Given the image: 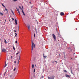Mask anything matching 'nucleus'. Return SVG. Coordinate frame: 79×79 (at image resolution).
Masks as SVG:
<instances>
[{"mask_svg": "<svg viewBox=\"0 0 79 79\" xmlns=\"http://www.w3.org/2000/svg\"><path fill=\"white\" fill-rule=\"evenodd\" d=\"M64 58H65V59H66V56H65V55L64 56Z\"/></svg>", "mask_w": 79, "mask_h": 79, "instance_id": "35", "label": "nucleus"}, {"mask_svg": "<svg viewBox=\"0 0 79 79\" xmlns=\"http://www.w3.org/2000/svg\"><path fill=\"white\" fill-rule=\"evenodd\" d=\"M31 42H32V44H31V49L32 50H33V41L32 40H31Z\"/></svg>", "mask_w": 79, "mask_h": 79, "instance_id": "4", "label": "nucleus"}, {"mask_svg": "<svg viewBox=\"0 0 79 79\" xmlns=\"http://www.w3.org/2000/svg\"><path fill=\"white\" fill-rule=\"evenodd\" d=\"M14 69H13V71H15V70H16V67H14Z\"/></svg>", "mask_w": 79, "mask_h": 79, "instance_id": "12", "label": "nucleus"}, {"mask_svg": "<svg viewBox=\"0 0 79 79\" xmlns=\"http://www.w3.org/2000/svg\"><path fill=\"white\" fill-rule=\"evenodd\" d=\"M12 58H13V56H11V59H12Z\"/></svg>", "mask_w": 79, "mask_h": 79, "instance_id": "44", "label": "nucleus"}, {"mask_svg": "<svg viewBox=\"0 0 79 79\" xmlns=\"http://www.w3.org/2000/svg\"><path fill=\"white\" fill-rule=\"evenodd\" d=\"M22 8L23 9H24V8H23V6H22Z\"/></svg>", "mask_w": 79, "mask_h": 79, "instance_id": "47", "label": "nucleus"}, {"mask_svg": "<svg viewBox=\"0 0 79 79\" xmlns=\"http://www.w3.org/2000/svg\"><path fill=\"white\" fill-rule=\"evenodd\" d=\"M33 47L34 48H35V44H34V43H33Z\"/></svg>", "mask_w": 79, "mask_h": 79, "instance_id": "19", "label": "nucleus"}, {"mask_svg": "<svg viewBox=\"0 0 79 79\" xmlns=\"http://www.w3.org/2000/svg\"><path fill=\"white\" fill-rule=\"evenodd\" d=\"M35 69H34V73H35Z\"/></svg>", "mask_w": 79, "mask_h": 79, "instance_id": "22", "label": "nucleus"}, {"mask_svg": "<svg viewBox=\"0 0 79 79\" xmlns=\"http://www.w3.org/2000/svg\"><path fill=\"white\" fill-rule=\"evenodd\" d=\"M12 13L13 14V15H14V13H13V11H12Z\"/></svg>", "mask_w": 79, "mask_h": 79, "instance_id": "40", "label": "nucleus"}, {"mask_svg": "<svg viewBox=\"0 0 79 79\" xmlns=\"http://www.w3.org/2000/svg\"><path fill=\"white\" fill-rule=\"evenodd\" d=\"M16 55H18V53H17Z\"/></svg>", "mask_w": 79, "mask_h": 79, "instance_id": "46", "label": "nucleus"}, {"mask_svg": "<svg viewBox=\"0 0 79 79\" xmlns=\"http://www.w3.org/2000/svg\"><path fill=\"white\" fill-rule=\"evenodd\" d=\"M19 30V27H18V31Z\"/></svg>", "mask_w": 79, "mask_h": 79, "instance_id": "43", "label": "nucleus"}, {"mask_svg": "<svg viewBox=\"0 0 79 79\" xmlns=\"http://www.w3.org/2000/svg\"><path fill=\"white\" fill-rule=\"evenodd\" d=\"M17 35H15V37H16V36H17Z\"/></svg>", "mask_w": 79, "mask_h": 79, "instance_id": "49", "label": "nucleus"}, {"mask_svg": "<svg viewBox=\"0 0 79 79\" xmlns=\"http://www.w3.org/2000/svg\"><path fill=\"white\" fill-rule=\"evenodd\" d=\"M4 42L6 44V43H7V42L6 41V40H4Z\"/></svg>", "mask_w": 79, "mask_h": 79, "instance_id": "11", "label": "nucleus"}, {"mask_svg": "<svg viewBox=\"0 0 79 79\" xmlns=\"http://www.w3.org/2000/svg\"><path fill=\"white\" fill-rule=\"evenodd\" d=\"M35 29L36 31L37 32V29H36V28H35Z\"/></svg>", "mask_w": 79, "mask_h": 79, "instance_id": "36", "label": "nucleus"}, {"mask_svg": "<svg viewBox=\"0 0 79 79\" xmlns=\"http://www.w3.org/2000/svg\"><path fill=\"white\" fill-rule=\"evenodd\" d=\"M15 43H16V44L18 43V41L17 40L15 41Z\"/></svg>", "mask_w": 79, "mask_h": 79, "instance_id": "23", "label": "nucleus"}, {"mask_svg": "<svg viewBox=\"0 0 79 79\" xmlns=\"http://www.w3.org/2000/svg\"><path fill=\"white\" fill-rule=\"evenodd\" d=\"M34 64H33L32 65V68L33 69H34Z\"/></svg>", "mask_w": 79, "mask_h": 79, "instance_id": "14", "label": "nucleus"}, {"mask_svg": "<svg viewBox=\"0 0 79 79\" xmlns=\"http://www.w3.org/2000/svg\"><path fill=\"white\" fill-rule=\"evenodd\" d=\"M15 34H16V35H17V34L16 33H15Z\"/></svg>", "mask_w": 79, "mask_h": 79, "instance_id": "41", "label": "nucleus"}, {"mask_svg": "<svg viewBox=\"0 0 79 79\" xmlns=\"http://www.w3.org/2000/svg\"><path fill=\"white\" fill-rule=\"evenodd\" d=\"M2 5L3 6V7H4V8H5V6L4 5H3V4H2Z\"/></svg>", "mask_w": 79, "mask_h": 79, "instance_id": "18", "label": "nucleus"}, {"mask_svg": "<svg viewBox=\"0 0 79 79\" xmlns=\"http://www.w3.org/2000/svg\"><path fill=\"white\" fill-rule=\"evenodd\" d=\"M58 35L59 36H60V35L59 34V33H58Z\"/></svg>", "mask_w": 79, "mask_h": 79, "instance_id": "38", "label": "nucleus"}, {"mask_svg": "<svg viewBox=\"0 0 79 79\" xmlns=\"http://www.w3.org/2000/svg\"><path fill=\"white\" fill-rule=\"evenodd\" d=\"M64 72H65V73L67 72V71L66 70H64Z\"/></svg>", "mask_w": 79, "mask_h": 79, "instance_id": "20", "label": "nucleus"}, {"mask_svg": "<svg viewBox=\"0 0 79 79\" xmlns=\"http://www.w3.org/2000/svg\"><path fill=\"white\" fill-rule=\"evenodd\" d=\"M0 14H1V16H3V14L2 13H1Z\"/></svg>", "mask_w": 79, "mask_h": 79, "instance_id": "16", "label": "nucleus"}, {"mask_svg": "<svg viewBox=\"0 0 79 79\" xmlns=\"http://www.w3.org/2000/svg\"><path fill=\"white\" fill-rule=\"evenodd\" d=\"M65 76L67 77H69V78H70V75H68L67 74H66L65 75Z\"/></svg>", "mask_w": 79, "mask_h": 79, "instance_id": "6", "label": "nucleus"}, {"mask_svg": "<svg viewBox=\"0 0 79 79\" xmlns=\"http://www.w3.org/2000/svg\"><path fill=\"white\" fill-rule=\"evenodd\" d=\"M6 72H5V74H6Z\"/></svg>", "mask_w": 79, "mask_h": 79, "instance_id": "51", "label": "nucleus"}, {"mask_svg": "<svg viewBox=\"0 0 79 79\" xmlns=\"http://www.w3.org/2000/svg\"><path fill=\"white\" fill-rule=\"evenodd\" d=\"M6 19H5V22H6Z\"/></svg>", "mask_w": 79, "mask_h": 79, "instance_id": "37", "label": "nucleus"}, {"mask_svg": "<svg viewBox=\"0 0 79 79\" xmlns=\"http://www.w3.org/2000/svg\"><path fill=\"white\" fill-rule=\"evenodd\" d=\"M33 7V6H32L31 7V10H32V7Z\"/></svg>", "mask_w": 79, "mask_h": 79, "instance_id": "24", "label": "nucleus"}, {"mask_svg": "<svg viewBox=\"0 0 79 79\" xmlns=\"http://www.w3.org/2000/svg\"><path fill=\"white\" fill-rule=\"evenodd\" d=\"M31 2H29L30 3H31Z\"/></svg>", "mask_w": 79, "mask_h": 79, "instance_id": "39", "label": "nucleus"}, {"mask_svg": "<svg viewBox=\"0 0 79 79\" xmlns=\"http://www.w3.org/2000/svg\"><path fill=\"white\" fill-rule=\"evenodd\" d=\"M12 21H14V18H12Z\"/></svg>", "mask_w": 79, "mask_h": 79, "instance_id": "30", "label": "nucleus"}, {"mask_svg": "<svg viewBox=\"0 0 79 79\" xmlns=\"http://www.w3.org/2000/svg\"><path fill=\"white\" fill-rule=\"evenodd\" d=\"M14 2H16V1H18V0H13Z\"/></svg>", "mask_w": 79, "mask_h": 79, "instance_id": "21", "label": "nucleus"}, {"mask_svg": "<svg viewBox=\"0 0 79 79\" xmlns=\"http://www.w3.org/2000/svg\"><path fill=\"white\" fill-rule=\"evenodd\" d=\"M17 52L19 53H20V52Z\"/></svg>", "mask_w": 79, "mask_h": 79, "instance_id": "34", "label": "nucleus"}, {"mask_svg": "<svg viewBox=\"0 0 79 79\" xmlns=\"http://www.w3.org/2000/svg\"><path fill=\"white\" fill-rule=\"evenodd\" d=\"M15 24H16V25H17L18 23H17V20L16 19H15Z\"/></svg>", "mask_w": 79, "mask_h": 79, "instance_id": "9", "label": "nucleus"}, {"mask_svg": "<svg viewBox=\"0 0 79 79\" xmlns=\"http://www.w3.org/2000/svg\"><path fill=\"white\" fill-rule=\"evenodd\" d=\"M14 32H16V30H14Z\"/></svg>", "mask_w": 79, "mask_h": 79, "instance_id": "32", "label": "nucleus"}, {"mask_svg": "<svg viewBox=\"0 0 79 79\" xmlns=\"http://www.w3.org/2000/svg\"><path fill=\"white\" fill-rule=\"evenodd\" d=\"M43 56H44V54H43Z\"/></svg>", "mask_w": 79, "mask_h": 79, "instance_id": "50", "label": "nucleus"}, {"mask_svg": "<svg viewBox=\"0 0 79 79\" xmlns=\"http://www.w3.org/2000/svg\"><path fill=\"white\" fill-rule=\"evenodd\" d=\"M16 10H17L18 13H19V15H20V12L19 11V10L17 8H16Z\"/></svg>", "mask_w": 79, "mask_h": 79, "instance_id": "5", "label": "nucleus"}, {"mask_svg": "<svg viewBox=\"0 0 79 79\" xmlns=\"http://www.w3.org/2000/svg\"><path fill=\"white\" fill-rule=\"evenodd\" d=\"M22 13L23 14V15L24 16H25V13H24V10H22Z\"/></svg>", "mask_w": 79, "mask_h": 79, "instance_id": "8", "label": "nucleus"}, {"mask_svg": "<svg viewBox=\"0 0 79 79\" xmlns=\"http://www.w3.org/2000/svg\"><path fill=\"white\" fill-rule=\"evenodd\" d=\"M19 7L20 8V9H21V10H22V8H21V7L20 6H19Z\"/></svg>", "mask_w": 79, "mask_h": 79, "instance_id": "17", "label": "nucleus"}, {"mask_svg": "<svg viewBox=\"0 0 79 79\" xmlns=\"http://www.w3.org/2000/svg\"><path fill=\"white\" fill-rule=\"evenodd\" d=\"M43 77H42V78H43Z\"/></svg>", "mask_w": 79, "mask_h": 79, "instance_id": "53", "label": "nucleus"}, {"mask_svg": "<svg viewBox=\"0 0 79 79\" xmlns=\"http://www.w3.org/2000/svg\"><path fill=\"white\" fill-rule=\"evenodd\" d=\"M54 78H55V76H52L48 77V79H54Z\"/></svg>", "mask_w": 79, "mask_h": 79, "instance_id": "2", "label": "nucleus"}, {"mask_svg": "<svg viewBox=\"0 0 79 79\" xmlns=\"http://www.w3.org/2000/svg\"><path fill=\"white\" fill-rule=\"evenodd\" d=\"M55 62H56V63H57V61H55Z\"/></svg>", "mask_w": 79, "mask_h": 79, "instance_id": "45", "label": "nucleus"}, {"mask_svg": "<svg viewBox=\"0 0 79 79\" xmlns=\"http://www.w3.org/2000/svg\"><path fill=\"white\" fill-rule=\"evenodd\" d=\"M71 73L72 74H73V71H72V70H71Z\"/></svg>", "mask_w": 79, "mask_h": 79, "instance_id": "33", "label": "nucleus"}, {"mask_svg": "<svg viewBox=\"0 0 79 79\" xmlns=\"http://www.w3.org/2000/svg\"><path fill=\"white\" fill-rule=\"evenodd\" d=\"M52 35L53 37L54 41H55V40H56V36H55V34H53Z\"/></svg>", "mask_w": 79, "mask_h": 79, "instance_id": "1", "label": "nucleus"}, {"mask_svg": "<svg viewBox=\"0 0 79 79\" xmlns=\"http://www.w3.org/2000/svg\"><path fill=\"white\" fill-rule=\"evenodd\" d=\"M4 67H6V62H5V64Z\"/></svg>", "mask_w": 79, "mask_h": 79, "instance_id": "29", "label": "nucleus"}, {"mask_svg": "<svg viewBox=\"0 0 79 79\" xmlns=\"http://www.w3.org/2000/svg\"><path fill=\"white\" fill-rule=\"evenodd\" d=\"M19 60H20V56H19Z\"/></svg>", "mask_w": 79, "mask_h": 79, "instance_id": "27", "label": "nucleus"}, {"mask_svg": "<svg viewBox=\"0 0 79 79\" xmlns=\"http://www.w3.org/2000/svg\"><path fill=\"white\" fill-rule=\"evenodd\" d=\"M47 56H44V58H47Z\"/></svg>", "mask_w": 79, "mask_h": 79, "instance_id": "26", "label": "nucleus"}, {"mask_svg": "<svg viewBox=\"0 0 79 79\" xmlns=\"http://www.w3.org/2000/svg\"><path fill=\"white\" fill-rule=\"evenodd\" d=\"M5 11H8V9H7L6 8H5Z\"/></svg>", "mask_w": 79, "mask_h": 79, "instance_id": "13", "label": "nucleus"}, {"mask_svg": "<svg viewBox=\"0 0 79 79\" xmlns=\"http://www.w3.org/2000/svg\"><path fill=\"white\" fill-rule=\"evenodd\" d=\"M10 22H11V20H10V19L9 20Z\"/></svg>", "mask_w": 79, "mask_h": 79, "instance_id": "48", "label": "nucleus"}, {"mask_svg": "<svg viewBox=\"0 0 79 79\" xmlns=\"http://www.w3.org/2000/svg\"><path fill=\"white\" fill-rule=\"evenodd\" d=\"M34 37H35V33H34Z\"/></svg>", "mask_w": 79, "mask_h": 79, "instance_id": "31", "label": "nucleus"}, {"mask_svg": "<svg viewBox=\"0 0 79 79\" xmlns=\"http://www.w3.org/2000/svg\"><path fill=\"white\" fill-rule=\"evenodd\" d=\"M14 63H16V61H14Z\"/></svg>", "mask_w": 79, "mask_h": 79, "instance_id": "42", "label": "nucleus"}, {"mask_svg": "<svg viewBox=\"0 0 79 79\" xmlns=\"http://www.w3.org/2000/svg\"><path fill=\"white\" fill-rule=\"evenodd\" d=\"M64 14L63 12H62L60 13V15L61 16H64Z\"/></svg>", "mask_w": 79, "mask_h": 79, "instance_id": "7", "label": "nucleus"}, {"mask_svg": "<svg viewBox=\"0 0 79 79\" xmlns=\"http://www.w3.org/2000/svg\"><path fill=\"white\" fill-rule=\"evenodd\" d=\"M2 52H7V51H6L5 49L3 48L2 49Z\"/></svg>", "mask_w": 79, "mask_h": 79, "instance_id": "3", "label": "nucleus"}, {"mask_svg": "<svg viewBox=\"0 0 79 79\" xmlns=\"http://www.w3.org/2000/svg\"><path fill=\"white\" fill-rule=\"evenodd\" d=\"M11 77H12V75H10V78H11Z\"/></svg>", "mask_w": 79, "mask_h": 79, "instance_id": "28", "label": "nucleus"}, {"mask_svg": "<svg viewBox=\"0 0 79 79\" xmlns=\"http://www.w3.org/2000/svg\"><path fill=\"white\" fill-rule=\"evenodd\" d=\"M20 59H18V64H19V60Z\"/></svg>", "mask_w": 79, "mask_h": 79, "instance_id": "15", "label": "nucleus"}, {"mask_svg": "<svg viewBox=\"0 0 79 79\" xmlns=\"http://www.w3.org/2000/svg\"><path fill=\"white\" fill-rule=\"evenodd\" d=\"M36 67V65H35V67Z\"/></svg>", "mask_w": 79, "mask_h": 79, "instance_id": "52", "label": "nucleus"}, {"mask_svg": "<svg viewBox=\"0 0 79 79\" xmlns=\"http://www.w3.org/2000/svg\"><path fill=\"white\" fill-rule=\"evenodd\" d=\"M13 48L14 50L15 51V47H13Z\"/></svg>", "mask_w": 79, "mask_h": 79, "instance_id": "25", "label": "nucleus"}, {"mask_svg": "<svg viewBox=\"0 0 79 79\" xmlns=\"http://www.w3.org/2000/svg\"><path fill=\"white\" fill-rule=\"evenodd\" d=\"M28 28L29 30H30V25H28Z\"/></svg>", "mask_w": 79, "mask_h": 79, "instance_id": "10", "label": "nucleus"}]
</instances>
